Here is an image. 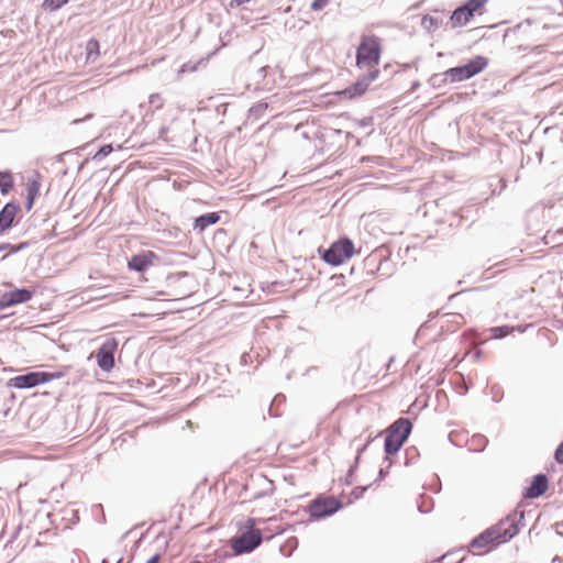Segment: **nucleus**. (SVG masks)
Masks as SVG:
<instances>
[{
    "instance_id": "1",
    "label": "nucleus",
    "mask_w": 563,
    "mask_h": 563,
    "mask_svg": "<svg viewBox=\"0 0 563 563\" xmlns=\"http://www.w3.org/2000/svg\"><path fill=\"white\" fill-rule=\"evenodd\" d=\"M382 52L383 41L379 36L373 33L362 34L356 48V67L360 69H366L367 75L360 78L354 85L338 92V95L347 99L363 96L367 91L369 85L380 75L378 64L380 62Z\"/></svg>"
},
{
    "instance_id": "2",
    "label": "nucleus",
    "mask_w": 563,
    "mask_h": 563,
    "mask_svg": "<svg viewBox=\"0 0 563 563\" xmlns=\"http://www.w3.org/2000/svg\"><path fill=\"white\" fill-rule=\"evenodd\" d=\"M518 532L517 515H509L476 537L471 542V547L477 553H485L501 543L508 542Z\"/></svg>"
},
{
    "instance_id": "3",
    "label": "nucleus",
    "mask_w": 563,
    "mask_h": 563,
    "mask_svg": "<svg viewBox=\"0 0 563 563\" xmlns=\"http://www.w3.org/2000/svg\"><path fill=\"white\" fill-rule=\"evenodd\" d=\"M255 525V519L249 518L244 525L245 531L230 540V547L235 555L249 553L262 543V532Z\"/></svg>"
},
{
    "instance_id": "4",
    "label": "nucleus",
    "mask_w": 563,
    "mask_h": 563,
    "mask_svg": "<svg viewBox=\"0 0 563 563\" xmlns=\"http://www.w3.org/2000/svg\"><path fill=\"white\" fill-rule=\"evenodd\" d=\"M411 431V423L408 419L400 418L396 420L386 431L385 451L393 455L396 454Z\"/></svg>"
},
{
    "instance_id": "5",
    "label": "nucleus",
    "mask_w": 563,
    "mask_h": 563,
    "mask_svg": "<svg viewBox=\"0 0 563 563\" xmlns=\"http://www.w3.org/2000/svg\"><path fill=\"white\" fill-rule=\"evenodd\" d=\"M355 254L354 243L347 238H341L333 242L322 254V260L332 266L345 263Z\"/></svg>"
},
{
    "instance_id": "6",
    "label": "nucleus",
    "mask_w": 563,
    "mask_h": 563,
    "mask_svg": "<svg viewBox=\"0 0 563 563\" xmlns=\"http://www.w3.org/2000/svg\"><path fill=\"white\" fill-rule=\"evenodd\" d=\"M62 377H64L63 372H30L27 374L10 378L8 380V386L16 389H25L38 386L41 384H45L53 379H59Z\"/></svg>"
},
{
    "instance_id": "7",
    "label": "nucleus",
    "mask_w": 563,
    "mask_h": 563,
    "mask_svg": "<svg viewBox=\"0 0 563 563\" xmlns=\"http://www.w3.org/2000/svg\"><path fill=\"white\" fill-rule=\"evenodd\" d=\"M487 66L488 59L486 57L476 56L463 66L448 69L445 76L451 82L463 81L482 73Z\"/></svg>"
},
{
    "instance_id": "8",
    "label": "nucleus",
    "mask_w": 563,
    "mask_h": 563,
    "mask_svg": "<svg viewBox=\"0 0 563 563\" xmlns=\"http://www.w3.org/2000/svg\"><path fill=\"white\" fill-rule=\"evenodd\" d=\"M487 1L488 0H468L462 7L456 8L450 18L452 27L464 26L476 13L482 14Z\"/></svg>"
},
{
    "instance_id": "9",
    "label": "nucleus",
    "mask_w": 563,
    "mask_h": 563,
    "mask_svg": "<svg viewBox=\"0 0 563 563\" xmlns=\"http://www.w3.org/2000/svg\"><path fill=\"white\" fill-rule=\"evenodd\" d=\"M342 501L334 496H319L309 505V515L313 518H323L342 508Z\"/></svg>"
},
{
    "instance_id": "10",
    "label": "nucleus",
    "mask_w": 563,
    "mask_h": 563,
    "mask_svg": "<svg viewBox=\"0 0 563 563\" xmlns=\"http://www.w3.org/2000/svg\"><path fill=\"white\" fill-rule=\"evenodd\" d=\"M118 350V341L114 338H110L102 343L96 354L98 366L104 371L110 372L114 365V354Z\"/></svg>"
},
{
    "instance_id": "11",
    "label": "nucleus",
    "mask_w": 563,
    "mask_h": 563,
    "mask_svg": "<svg viewBox=\"0 0 563 563\" xmlns=\"http://www.w3.org/2000/svg\"><path fill=\"white\" fill-rule=\"evenodd\" d=\"M33 295L34 290L26 288L3 292L0 297V309L26 302L32 299Z\"/></svg>"
},
{
    "instance_id": "12",
    "label": "nucleus",
    "mask_w": 563,
    "mask_h": 563,
    "mask_svg": "<svg viewBox=\"0 0 563 563\" xmlns=\"http://www.w3.org/2000/svg\"><path fill=\"white\" fill-rule=\"evenodd\" d=\"M157 255L152 251H144L140 254L133 255L128 262V267L132 271L144 272L154 264Z\"/></svg>"
},
{
    "instance_id": "13",
    "label": "nucleus",
    "mask_w": 563,
    "mask_h": 563,
    "mask_svg": "<svg viewBox=\"0 0 563 563\" xmlns=\"http://www.w3.org/2000/svg\"><path fill=\"white\" fill-rule=\"evenodd\" d=\"M549 487L548 477L543 474H539L533 477L530 486L526 489L525 497L538 498L543 495Z\"/></svg>"
},
{
    "instance_id": "14",
    "label": "nucleus",
    "mask_w": 563,
    "mask_h": 563,
    "mask_svg": "<svg viewBox=\"0 0 563 563\" xmlns=\"http://www.w3.org/2000/svg\"><path fill=\"white\" fill-rule=\"evenodd\" d=\"M19 207L14 203H7L0 211V235H2L13 223Z\"/></svg>"
},
{
    "instance_id": "15",
    "label": "nucleus",
    "mask_w": 563,
    "mask_h": 563,
    "mask_svg": "<svg viewBox=\"0 0 563 563\" xmlns=\"http://www.w3.org/2000/svg\"><path fill=\"white\" fill-rule=\"evenodd\" d=\"M220 220V216L218 212H210L202 214L195 219L194 229L198 232H203L209 225H213L218 223Z\"/></svg>"
},
{
    "instance_id": "16",
    "label": "nucleus",
    "mask_w": 563,
    "mask_h": 563,
    "mask_svg": "<svg viewBox=\"0 0 563 563\" xmlns=\"http://www.w3.org/2000/svg\"><path fill=\"white\" fill-rule=\"evenodd\" d=\"M100 57V44L96 38L86 43V62L95 63Z\"/></svg>"
},
{
    "instance_id": "17",
    "label": "nucleus",
    "mask_w": 563,
    "mask_h": 563,
    "mask_svg": "<svg viewBox=\"0 0 563 563\" xmlns=\"http://www.w3.org/2000/svg\"><path fill=\"white\" fill-rule=\"evenodd\" d=\"M40 194V183L37 179H29L26 185V196H27V209L30 210L33 206L34 199Z\"/></svg>"
},
{
    "instance_id": "18",
    "label": "nucleus",
    "mask_w": 563,
    "mask_h": 563,
    "mask_svg": "<svg viewBox=\"0 0 563 563\" xmlns=\"http://www.w3.org/2000/svg\"><path fill=\"white\" fill-rule=\"evenodd\" d=\"M13 187V180L10 173L0 172V189L2 194H8Z\"/></svg>"
},
{
    "instance_id": "19",
    "label": "nucleus",
    "mask_w": 563,
    "mask_h": 563,
    "mask_svg": "<svg viewBox=\"0 0 563 563\" xmlns=\"http://www.w3.org/2000/svg\"><path fill=\"white\" fill-rule=\"evenodd\" d=\"M489 331L492 333L493 339H501L504 336L511 334L515 331V328L509 325H501L494 327Z\"/></svg>"
},
{
    "instance_id": "20",
    "label": "nucleus",
    "mask_w": 563,
    "mask_h": 563,
    "mask_svg": "<svg viewBox=\"0 0 563 563\" xmlns=\"http://www.w3.org/2000/svg\"><path fill=\"white\" fill-rule=\"evenodd\" d=\"M421 25L428 31H435L440 25V20L433 15H424Z\"/></svg>"
},
{
    "instance_id": "21",
    "label": "nucleus",
    "mask_w": 563,
    "mask_h": 563,
    "mask_svg": "<svg viewBox=\"0 0 563 563\" xmlns=\"http://www.w3.org/2000/svg\"><path fill=\"white\" fill-rule=\"evenodd\" d=\"M69 0H44L42 7L47 11H56L66 4Z\"/></svg>"
},
{
    "instance_id": "22",
    "label": "nucleus",
    "mask_w": 563,
    "mask_h": 563,
    "mask_svg": "<svg viewBox=\"0 0 563 563\" xmlns=\"http://www.w3.org/2000/svg\"><path fill=\"white\" fill-rule=\"evenodd\" d=\"M383 369H384L383 366H379V368H377V366H375V365L367 364L362 369V373H363V375H369L371 378H373V377H376L379 374V372H382Z\"/></svg>"
},
{
    "instance_id": "23",
    "label": "nucleus",
    "mask_w": 563,
    "mask_h": 563,
    "mask_svg": "<svg viewBox=\"0 0 563 563\" xmlns=\"http://www.w3.org/2000/svg\"><path fill=\"white\" fill-rule=\"evenodd\" d=\"M472 445H474V449L479 451L486 445V439L483 435H474L472 438Z\"/></svg>"
},
{
    "instance_id": "24",
    "label": "nucleus",
    "mask_w": 563,
    "mask_h": 563,
    "mask_svg": "<svg viewBox=\"0 0 563 563\" xmlns=\"http://www.w3.org/2000/svg\"><path fill=\"white\" fill-rule=\"evenodd\" d=\"M113 151L111 144L103 145L93 156L95 159L108 156Z\"/></svg>"
},
{
    "instance_id": "25",
    "label": "nucleus",
    "mask_w": 563,
    "mask_h": 563,
    "mask_svg": "<svg viewBox=\"0 0 563 563\" xmlns=\"http://www.w3.org/2000/svg\"><path fill=\"white\" fill-rule=\"evenodd\" d=\"M24 247V244H20L18 246L11 245L9 243L0 244V252L8 250L10 253H15Z\"/></svg>"
},
{
    "instance_id": "26",
    "label": "nucleus",
    "mask_w": 563,
    "mask_h": 563,
    "mask_svg": "<svg viewBox=\"0 0 563 563\" xmlns=\"http://www.w3.org/2000/svg\"><path fill=\"white\" fill-rule=\"evenodd\" d=\"M329 1L330 0H313L311 3V9L313 11H320L329 3Z\"/></svg>"
},
{
    "instance_id": "27",
    "label": "nucleus",
    "mask_w": 563,
    "mask_h": 563,
    "mask_svg": "<svg viewBox=\"0 0 563 563\" xmlns=\"http://www.w3.org/2000/svg\"><path fill=\"white\" fill-rule=\"evenodd\" d=\"M554 459L558 463L563 464V441L560 443L554 453Z\"/></svg>"
},
{
    "instance_id": "28",
    "label": "nucleus",
    "mask_w": 563,
    "mask_h": 563,
    "mask_svg": "<svg viewBox=\"0 0 563 563\" xmlns=\"http://www.w3.org/2000/svg\"><path fill=\"white\" fill-rule=\"evenodd\" d=\"M250 1H251V0H232V1H231V5L240 7V5H242V4H244V3H247V2H250Z\"/></svg>"
},
{
    "instance_id": "29",
    "label": "nucleus",
    "mask_w": 563,
    "mask_h": 563,
    "mask_svg": "<svg viewBox=\"0 0 563 563\" xmlns=\"http://www.w3.org/2000/svg\"><path fill=\"white\" fill-rule=\"evenodd\" d=\"M159 561H161V555L155 554L146 563H159Z\"/></svg>"
},
{
    "instance_id": "30",
    "label": "nucleus",
    "mask_w": 563,
    "mask_h": 563,
    "mask_svg": "<svg viewBox=\"0 0 563 563\" xmlns=\"http://www.w3.org/2000/svg\"><path fill=\"white\" fill-rule=\"evenodd\" d=\"M92 117H93V114H92V113H89V114H87V115L85 117V119H81V121H82V120L91 119ZM78 122H80V120H75V121H74V123H78Z\"/></svg>"
},
{
    "instance_id": "31",
    "label": "nucleus",
    "mask_w": 563,
    "mask_h": 563,
    "mask_svg": "<svg viewBox=\"0 0 563 563\" xmlns=\"http://www.w3.org/2000/svg\"><path fill=\"white\" fill-rule=\"evenodd\" d=\"M357 489H358V488H356L353 493L355 494V497H356V498H360V494H358V493L356 494V490H357Z\"/></svg>"
},
{
    "instance_id": "32",
    "label": "nucleus",
    "mask_w": 563,
    "mask_h": 563,
    "mask_svg": "<svg viewBox=\"0 0 563 563\" xmlns=\"http://www.w3.org/2000/svg\"><path fill=\"white\" fill-rule=\"evenodd\" d=\"M558 233H559V234H563V228H562V229H560V230H558Z\"/></svg>"
}]
</instances>
